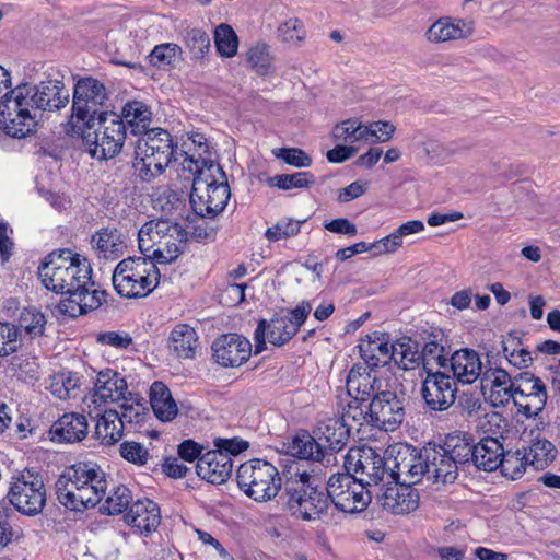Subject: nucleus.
Listing matches in <instances>:
<instances>
[{"label": "nucleus", "mask_w": 560, "mask_h": 560, "mask_svg": "<svg viewBox=\"0 0 560 560\" xmlns=\"http://www.w3.org/2000/svg\"><path fill=\"white\" fill-rule=\"evenodd\" d=\"M89 416L96 420L95 435L102 444L113 445L118 442L124 433V425L119 419V412L114 409L97 410L88 408Z\"/></svg>", "instance_id": "nucleus-29"}, {"label": "nucleus", "mask_w": 560, "mask_h": 560, "mask_svg": "<svg viewBox=\"0 0 560 560\" xmlns=\"http://www.w3.org/2000/svg\"><path fill=\"white\" fill-rule=\"evenodd\" d=\"M120 455L135 465L143 466L149 458L148 450L135 441H125L119 447Z\"/></svg>", "instance_id": "nucleus-64"}, {"label": "nucleus", "mask_w": 560, "mask_h": 560, "mask_svg": "<svg viewBox=\"0 0 560 560\" xmlns=\"http://www.w3.org/2000/svg\"><path fill=\"white\" fill-rule=\"evenodd\" d=\"M133 168L138 176L150 183L177 160V155L186 154L174 144L171 133L162 128H152L151 131L138 138L135 145Z\"/></svg>", "instance_id": "nucleus-6"}, {"label": "nucleus", "mask_w": 560, "mask_h": 560, "mask_svg": "<svg viewBox=\"0 0 560 560\" xmlns=\"http://www.w3.org/2000/svg\"><path fill=\"white\" fill-rule=\"evenodd\" d=\"M456 382L443 372L429 373L422 383L425 405L434 411L447 410L456 398Z\"/></svg>", "instance_id": "nucleus-17"}, {"label": "nucleus", "mask_w": 560, "mask_h": 560, "mask_svg": "<svg viewBox=\"0 0 560 560\" xmlns=\"http://www.w3.org/2000/svg\"><path fill=\"white\" fill-rule=\"evenodd\" d=\"M370 422L384 431L396 430L405 419V397L395 390L382 389L369 401Z\"/></svg>", "instance_id": "nucleus-16"}, {"label": "nucleus", "mask_w": 560, "mask_h": 560, "mask_svg": "<svg viewBox=\"0 0 560 560\" xmlns=\"http://www.w3.org/2000/svg\"><path fill=\"white\" fill-rule=\"evenodd\" d=\"M557 454L555 445L545 439H537L526 448V456L529 457L530 465L536 469H544L551 463Z\"/></svg>", "instance_id": "nucleus-47"}, {"label": "nucleus", "mask_w": 560, "mask_h": 560, "mask_svg": "<svg viewBox=\"0 0 560 560\" xmlns=\"http://www.w3.org/2000/svg\"><path fill=\"white\" fill-rule=\"evenodd\" d=\"M150 404L156 418L163 422L172 421L178 413L168 387L162 382H154L151 385Z\"/></svg>", "instance_id": "nucleus-38"}, {"label": "nucleus", "mask_w": 560, "mask_h": 560, "mask_svg": "<svg viewBox=\"0 0 560 560\" xmlns=\"http://www.w3.org/2000/svg\"><path fill=\"white\" fill-rule=\"evenodd\" d=\"M444 351L445 347L442 343L441 331L433 332L430 340L424 343L420 351L421 361L429 363V361H436L440 365H444Z\"/></svg>", "instance_id": "nucleus-61"}, {"label": "nucleus", "mask_w": 560, "mask_h": 560, "mask_svg": "<svg viewBox=\"0 0 560 560\" xmlns=\"http://www.w3.org/2000/svg\"><path fill=\"white\" fill-rule=\"evenodd\" d=\"M283 482L289 513L303 521L318 520L329 506V495L318 489V479L307 471L288 470Z\"/></svg>", "instance_id": "nucleus-5"}, {"label": "nucleus", "mask_w": 560, "mask_h": 560, "mask_svg": "<svg viewBox=\"0 0 560 560\" xmlns=\"http://www.w3.org/2000/svg\"><path fill=\"white\" fill-rule=\"evenodd\" d=\"M106 292L97 290L95 282L90 278V283H84V288H80L71 298H66L59 304V308L63 313L71 316L82 315L90 311L98 308L105 301Z\"/></svg>", "instance_id": "nucleus-25"}, {"label": "nucleus", "mask_w": 560, "mask_h": 560, "mask_svg": "<svg viewBox=\"0 0 560 560\" xmlns=\"http://www.w3.org/2000/svg\"><path fill=\"white\" fill-rule=\"evenodd\" d=\"M93 249L98 258L117 259L126 248L125 238L116 228H103L92 236Z\"/></svg>", "instance_id": "nucleus-32"}, {"label": "nucleus", "mask_w": 560, "mask_h": 560, "mask_svg": "<svg viewBox=\"0 0 560 560\" xmlns=\"http://www.w3.org/2000/svg\"><path fill=\"white\" fill-rule=\"evenodd\" d=\"M132 501L129 488L124 485L115 487L106 498L102 510L108 515L120 514L130 508Z\"/></svg>", "instance_id": "nucleus-51"}, {"label": "nucleus", "mask_w": 560, "mask_h": 560, "mask_svg": "<svg viewBox=\"0 0 560 560\" xmlns=\"http://www.w3.org/2000/svg\"><path fill=\"white\" fill-rule=\"evenodd\" d=\"M329 503L346 513L364 511L372 500L373 492L350 474L332 475L326 488Z\"/></svg>", "instance_id": "nucleus-14"}, {"label": "nucleus", "mask_w": 560, "mask_h": 560, "mask_svg": "<svg viewBox=\"0 0 560 560\" xmlns=\"http://www.w3.org/2000/svg\"><path fill=\"white\" fill-rule=\"evenodd\" d=\"M420 346L410 337H401L392 343V360L402 370H413L421 362Z\"/></svg>", "instance_id": "nucleus-42"}, {"label": "nucleus", "mask_w": 560, "mask_h": 560, "mask_svg": "<svg viewBox=\"0 0 560 560\" xmlns=\"http://www.w3.org/2000/svg\"><path fill=\"white\" fill-rule=\"evenodd\" d=\"M453 378L462 384H472L482 376V363L478 352L464 348L455 351L451 359Z\"/></svg>", "instance_id": "nucleus-27"}, {"label": "nucleus", "mask_w": 560, "mask_h": 560, "mask_svg": "<svg viewBox=\"0 0 560 560\" xmlns=\"http://www.w3.org/2000/svg\"><path fill=\"white\" fill-rule=\"evenodd\" d=\"M272 153L276 158L283 160L287 164L295 167H308L312 159L305 151L299 148H279L273 149Z\"/></svg>", "instance_id": "nucleus-63"}, {"label": "nucleus", "mask_w": 560, "mask_h": 560, "mask_svg": "<svg viewBox=\"0 0 560 560\" xmlns=\"http://www.w3.org/2000/svg\"><path fill=\"white\" fill-rule=\"evenodd\" d=\"M55 487L62 505L83 511L101 502L107 489L106 474L95 463L80 462L66 468Z\"/></svg>", "instance_id": "nucleus-2"}, {"label": "nucleus", "mask_w": 560, "mask_h": 560, "mask_svg": "<svg viewBox=\"0 0 560 560\" xmlns=\"http://www.w3.org/2000/svg\"><path fill=\"white\" fill-rule=\"evenodd\" d=\"M502 464L500 469L503 476L516 480L521 478L527 465H530L529 457L526 456V448L516 450L515 452L504 451V455L501 456Z\"/></svg>", "instance_id": "nucleus-46"}, {"label": "nucleus", "mask_w": 560, "mask_h": 560, "mask_svg": "<svg viewBox=\"0 0 560 560\" xmlns=\"http://www.w3.org/2000/svg\"><path fill=\"white\" fill-rule=\"evenodd\" d=\"M311 311V303L302 301L293 310L276 314L269 322L260 319L254 332L255 354L266 349V336L269 342L277 347L289 342L305 323Z\"/></svg>", "instance_id": "nucleus-9"}, {"label": "nucleus", "mask_w": 560, "mask_h": 560, "mask_svg": "<svg viewBox=\"0 0 560 560\" xmlns=\"http://www.w3.org/2000/svg\"><path fill=\"white\" fill-rule=\"evenodd\" d=\"M38 276L48 290L71 298L80 288H84V283H90L92 268L86 258L61 248L45 258L38 268Z\"/></svg>", "instance_id": "nucleus-3"}, {"label": "nucleus", "mask_w": 560, "mask_h": 560, "mask_svg": "<svg viewBox=\"0 0 560 560\" xmlns=\"http://www.w3.org/2000/svg\"><path fill=\"white\" fill-rule=\"evenodd\" d=\"M120 117L130 129V132L139 138L151 131L152 110L141 101L127 102L122 107Z\"/></svg>", "instance_id": "nucleus-36"}, {"label": "nucleus", "mask_w": 560, "mask_h": 560, "mask_svg": "<svg viewBox=\"0 0 560 560\" xmlns=\"http://www.w3.org/2000/svg\"><path fill=\"white\" fill-rule=\"evenodd\" d=\"M428 465L423 456V448L417 451L415 447H401L395 457V466L390 468L388 479L405 485H416L425 476Z\"/></svg>", "instance_id": "nucleus-19"}, {"label": "nucleus", "mask_w": 560, "mask_h": 560, "mask_svg": "<svg viewBox=\"0 0 560 560\" xmlns=\"http://www.w3.org/2000/svg\"><path fill=\"white\" fill-rule=\"evenodd\" d=\"M108 98L109 93L103 82L92 77L79 79L73 88L72 115L67 129L109 113L105 109Z\"/></svg>", "instance_id": "nucleus-11"}, {"label": "nucleus", "mask_w": 560, "mask_h": 560, "mask_svg": "<svg viewBox=\"0 0 560 560\" xmlns=\"http://www.w3.org/2000/svg\"><path fill=\"white\" fill-rule=\"evenodd\" d=\"M377 503L393 514H406L415 511L419 504V494L409 485L387 480V487L375 494Z\"/></svg>", "instance_id": "nucleus-21"}, {"label": "nucleus", "mask_w": 560, "mask_h": 560, "mask_svg": "<svg viewBox=\"0 0 560 560\" xmlns=\"http://www.w3.org/2000/svg\"><path fill=\"white\" fill-rule=\"evenodd\" d=\"M20 327L32 338L42 336L45 330L46 317L36 308H25L19 318Z\"/></svg>", "instance_id": "nucleus-54"}, {"label": "nucleus", "mask_w": 560, "mask_h": 560, "mask_svg": "<svg viewBox=\"0 0 560 560\" xmlns=\"http://www.w3.org/2000/svg\"><path fill=\"white\" fill-rule=\"evenodd\" d=\"M504 455V447L495 438H483L475 444L472 452V464L486 471H492L502 464L501 456Z\"/></svg>", "instance_id": "nucleus-35"}, {"label": "nucleus", "mask_w": 560, "mask_h": 560, "mask_svg": "<svg viewBox=\"0 0 560 560\" xmlns=\"http://www.w3.org/2000/svg\"><path fill=\"white\" fill-rule=\"evenodd\" d=\"M244 56L248 68L258 75H270L276 71L271 47L265 42L253 43Z\"/></svg>", "instance_id": "nucleus-39"}, {"label": "nucleus", "mask_w": 560, "mask_h": 560, "mask_svg": "<svg viewBox=\"0 0 560 560\" xmlns=\"http://www.w3.org/2000/svg\"><path fill=\"white\" fill-rule=\"evenodd\" d=\"M359 351L364 364L370 368L386 365L392 360V345L385 340L384 335L378 332L362 339Z\"/></svg>", "instance_id": "nucleus-33"}, {"label": "nucleus", "mask_w": 560, "mask_h": 560, "mask_svg": "<svg viewBox=\"0 0 560 560\" xmlns=\"http://www.w3.org/2000/svg\"><path fill=\"white\" fill-rule=\"evenodd\" d=\"M472 24L463 20L440 19L427 32L428 40L443 43L463 39L471 35Z\"/></svg>", "instance_id": "nucleus-34"}, {"label": "nucleus", "mask_w": 560, "mask_h": 560, "mask_svg": "<svg viewBox=\"0 0 560 560\" xmlns=\"http://www.w3.org/2000/svg\"><path fill=\"white\" fill-rule=\"evenodd\" d=\"M185 44L191 58L201 59L210 48V38L205 31L191 28L186 32Z\"/></svg>", "instance_id": "nucleus-57"}, {"label": "nucleus", "mask_w": 560, "mask_h": 560, "mask_svg": "<svg viewBox=\"0 0 560 560\" xmlns=\"http://www.w3.org/2000/svg\"><path fill=\"white\" fill-rule=\"evenodd\" d=\"M128 393L126 380L118 372L106 369L97 373L93 393L84 399V404L88 408L97 410L103 404L126 398Z\"/></svg>", "instance_id": "nucleus-18"}, {"label": "nucleus", "mask_w": 560, "mask_h": 560, "mask_svg": "<svg viewBox=\"0 0 560 560\" xmlns=\"http://www.w3.org/2000/svg\"><path fill=\"white\" fill-rule=\"evenodd\" d=\"M188 233L178 223L168 221V229L164 233L160 249H153L148 258L160 264L174 261L185 249Z\"/></svg>", "instance_id": "nucleus-26"}, {"label": "nucleus", "mask_w": 560, "mask_h": 560, "mask_svg": "<svg viewBox=\"0 0 560 560\" xmlns=\"http://www.w3.org/2000/svg\"><path fill=\"white\" fill-rule=\"evenodd\" d=\"M8 499L16 511L24 515L35 516L40 514L47 501V490L43 476L27 468L13 475Z\"/></svg>", "instance_id": "nucleus-12"}, {"label": "nucleus", "mask_w": 560, "mask_h": 560, "mask_svg": "<svg viewBox=\"0 0 560 560\" xmlns=\"http://www.w3.org/2000/svg\"><path fill=\"white\" fill-rule=\"evenodd\" d=\"M317 441L324 444V454L328 451L338 452L347 444L350 429L340 419L329 418L318 423L314 431Z\"/></svg>", "instance_id": "nucleus-31"}, {"label": "nucleus", "mask_w": 560, "mask_h": 560, "mask_svg": "<svg viewBox=\"0 0 560 560\" xmlns=\"http://www.w3.org/2000/svg\"><path fill=\"white\" fill-rule=\"evenodd\" d=\"M20 330L9 323H0V357H8L18 351L21 346Z\"/></svg>", "instance_id": "nucleus-59"}, {"label": "nucleus", "mask_w": 560, "mask_h": 560, "mask_svg": "<svg viewBox=\"0 0 560 560\" xmlns=\"http://www.w3.org/2000/svg\"><path fill=\"white\" fill-rule=\"evenodd\" d=\"M512 401L518 412L527 418L535 417L546 406L547 389L544 382L529 372H521L513 377Z\"/></svg>", "instance_id": "nucleus-15"}, {"label": "nucleus", "mask_w": 560, "mask_h": 560, "mask_svg": "<svg viewBox=\"0 0 560 560\" xmlns=\"http://www.w3.org/2000/svg\"><path fill=\"white\" fill-rule=\"evenodd\" d=\"M481 390L488 396L494 407H503L510 402L513 396V378L501 368H488L483 371L481 380Z\"/></svg>", "instance_id": "nucleus-22"}, {"label": "nucleus", "mask_w": 560, "mask_h": 560, "mask_svg": "<svg viewBox=\"0 0 560 560\" xmlns=\"http://www.w3.org/2000/svg\"><path fill=\"white\" fill-rule=\"evenodd\" d=\"M70 136L81 137L90 155L96 160H108L118 155L127 136V127L116 113H103L84 125L67 129Z\"/></svg>", "instance_id": "nucleus-4"}, {"label": "nucleus", "mask_w": 560, "mask_h": 560, "mask_svg": "<svg viewBox=\"0 0 560 560\" xmlns=\"http://www.w3.org/2000/svg\"><path fill=\"white\" fill-rule=\"evenodd\" d=\"M211 349L215 362L224 368L241 366L252 353L249 340L238 334L221 335L213 341Z\"/></svg>", "instance_id": "nucleus-20"}, {"label": "nucleus", "mask_w": 560, "mask_h": 560, "mask_svg": "<svg viewBox=\"0 0 560 560\" xmlns=\"http://www.w3.org/2000/svg\"><path fill=\"white\" fill-rule=\"evenodd\" d=\"M423 456L425 457V464L428 469L425 470V477L428 480L433 475V469L442 467L444 463H447L451 458L441 444H428L423 447Z\"/></svg>", "instance_id": "nucleus-62"}, {"label": "nucleus", "mask_w": 560, "mask_h": 560, "mask_svg": "<svg viewBox=\"0 0 560 560\" xmlns=\"http://www.w3.org/2000/svg\"><path fill=\"white\" fill-rule=\"evenodd\" d=\"M231 192L225 174L219 164H210L195 176L190 192V203L196 214L214 218L221 213Z\"/></svg>", "instance_id": "nucleus-7"}, {"label": "nucleus", "mask_w": 560, "mask_h": 560, "mask_svg": "<svg viewBox=\"0 0 560 560\" xmlns=\"http://www.w3.org/2000/svg\"><path fill=\"white\" fill-rule=\"evenodd\" d=\"M124 402L120 405L121 412H119V419L125 427L127 423H139L144 421L147 415V407L142 399L133 396L131 393L126 395V398H121Z\"/></svg>", "instance_id": "nucleus-50"}, {"label": "nucleus", "mask_w": 560, "mask_h": 560, "mask_svg": "<svg viewBox=\"0 0 560 560\" xmlns=\"http://www.w3.org/2000/svg\"><path fill=\"white\" fill-rule=\"evenodd\" d=\"M331 138L335 142L342 144L365 141V125L358 119L343 120L332 128Z\"/></svg>", "instance_id": "nucleus-45"}, {"label": "nucleus", "mask_w": 560, "mask_h": 560, "mask_svg": "<svg viewBox=\"0 0 560 560\" xmlns=\"http://www.w3.org/2000/svg\"><path fill=\"white\" fill-rule=\"evenodd\" d=\"M370 400H364L362 398H353L350 397L347 406L343 408L341 415V421L347 424L350 429H357L358 431L364 424L371 425L370 422Z\"/></svg>", "instance_id": "nucleus-44"}, {"label": "nucleus", "mask_w": 560, "mask_h": 560, "mask_svg": "<svg viewBox=\"0 0 560 560\" xmlns=\"http://www.w3.org/2000/svg\"><path fill=\"white\" fill-rule=\"evenodd\" d=\"M214 44L222 57L231 58L237 54L238 37L228 24H220L214 32Z\"/></svg>", "instance_id": "nucleus-49"}, {"label": "nucleus", "mask_w": 560, "mask_h": 560, "mask_svg": "<svg viewBox=\"0 0 560 560\" xmlns=\"http://www.w3.org/2000/svg\"><path fill=\"white\" fill-rule=\"evenodd\" d=\"M168 229V220L149 221L138 232V245L142 254L151 255L153 249H160L165 231Z\"/></svg>", "instance_id": "nucleus-43"}, {"label": "nucleus", "mask_w": 560, "mask_h": 560, "mask_svg": "<svg viewBox=\"0 0 560 560\" xmlns=\"http://www.w3.org/2000/svg\"><path fill=\"white\" fill-rule=\"evenodd\" d=\"M125 521L141 534H149L160 525V508L152 500H138L130 505L125 515Z\"/></svg>", "instance_id": "nucleus-30"}, {"label": "nucleus", "mask_w": 560, "mask_h": 560, "mask_svg": "<svg viewBox=\"0 0 560 560\" xmlns=\"http://www.w3.org/2000/svg\"><path fill=\"white\" fill-rule=\"evenodd\" d=\"M236 481L245 495L256 502L276 498L282 486L278 469L271 463L258 458L240 465Z\"/></svg>", "instance_id": "nucleus-10"}, {"label": "nucleus", "mask_w": 560, "mask_h": 560, "mask_svg": "<svg viewBox=\"0 0 560 560\" xmlns=\"http://www.w3.org/2000/svg\"><path fill=\"white\" fill-rule=\"evenodd\" d=\"M396 127L389 121H373L365 125V142L383 143L393 138Z\"/></svg>", "instance_id": "nucleus-60"}, {"label": "nucleus", "mask_w": 560, "mask_h": 560, "mask_svg": "<svg viewBox=\"0 0 560 560\" xmlns=\"http://www.w3.org/2000/svg\"><path fill=\"white\" fill-rule=\"evenodd\" d=\"M278 37L284 44L299 47L306 38L304 24L299 19H289L277 30Z\"/></svg>", "instance_id": "nucleus-52"}, {"label": "nucleus", "mask_w": 560, "mask_h": 560, "mask_svg": "<svg viewBox=\"0 0 560 560\" xmlns=\"http://www.w3.org/2000/svg\"><path fill=\"white\" fill-rule=\"evenodd\" d=\"M233 468L232 458L221 451H208L196 465L197 475L213 485H221L230 477Z\"/></svg>", "instance_id": "nucleus-23"}, {"label": "nucleus", "mask_w": 560, "mask_h": 560, "mask_svg": "<svg viewBox=\"0 0 560 560\" xmlns=\"http://www.w3.org/2000/svg\"><path fill=\"white\" fill-rule=\"evenodd\" d=\"M182 54V48L177 44L166 43L158 45L150 54V62L154 67L162 68L173 65Z\"/></svg>", "instance_id": "nucleus-58"}, {"label": "nucleus", "mask_w": 560, "mask_h": 560, "mask_svg": "<svg viewBox=\"0 0 560 560\" xmlns=\"http://www.w3.org/2000/svg\"><path fill=\"white\" fill-rule=\"evenodd\" d=\"M69 100V90L59 79H48L38 84H19L13 88L11 102L14 116L4 122L5 133L24 138L35 129L44 112L60 110Z\"/></svg>", "instance_id": "nucleus-1"}, {"label": "nucleus", "mask_w": 560, "mask_h": 560, "mask_svg": "<svg viewBox=\"0 0 560 560\" xmlns=\"http://www.w3.org/2000/svg\"><path fill=\"white\" fill-rule=\"evenodd\" d=\"M288 452L300 459L319 462L324 458V444L307 432H302L288 443Z\"/></svg>", "instance_id": "nucleus-41"}, {"label": "nucleus", "mask_w": 560, "mask_h": 560, "mask_svg": "<svg viewBox=\"0 0 560 560\" xmlns=\"http://www.w3.org/2000/svg\"><path fill=\"white\" fill-rule=\"evenodd\" d=\"M374 368L354 364L347 377V392L350 397L371 400L382 390V383L373 373Z\"/></svg>", "instance_id": "nucleus-24"}, {"label": "nucleus", "mask_w": 560, "mask_h": 560, "mask_svg": "<svg viewBox=\"0 0 560 560\" xmlns=\"http://www.w3.org/2000/svg\"><path fill=\"white\" fill-rule=\"evenodd\" d=\"M415 145L418 150L421 151V153L429 160H444L452 155L454 153V150L448 148L446 144L442 143L441 141L428 138V137H421L419 138Z\"/></svg>", "instance_id": "nucleus-55"}, {"label": "nucleus", "mask_w": 560, "mask_h": 560, "mask_svg": "<svg viewBox=\"0 0 560 560\" xmlns=\"http://www.w3.org/2000/svg\"><path fill=\"white\" fill-rule=\"evenodd\" d=\"M303 223L304 221L293 219L279 220L276 224L267 229L265 236L270 242L287 240L298 235Z\"/></svg>", "instance_id": "nucleus-56"}, {"label": "nucleus", "mask_w": 560, "mask_h": 560, "mask_svg": "<svg viewBox=\"0 0 560 560\" xmlns=\"http://www.w3.org/2000/svg\"><path fill=\"white\" fill-rule=\"evenodd\" d=\"M269 183L279 189L289 190L292 188H308L315 183V178L308 172H298L294 174L276 175L269 178Z\"/></svg>", "instance_id": "nucleus-53"}, {"label": "nucleus", "mask_w": 560, "mask_h": 560, "mask_svg": "<svg viewBox=\"0 0 560 560\" xmlns=\"http://www.w3.org/2000/svg\"><path fill=\"white\" fill-rule=\"evenodd\" d=\"M160 271L145 257H128L118 262L113 271L116 292L127 299L144 298L159 284Z\"/></svg>", "instance_id": "nucleus-8"}, {"label": "nucleus", "mask_w": 560, "mask_h": 560, "mask_svg": "<svg viewBox=\"0 0 560 560\" xmlns=\"http://www.w3.org/2000/svg\"><path fill=\"white\" fill-rule=\"evenodd\" d=\"M89 432L86 418L81 413H65L50 428L54 442L75 443L82 441Z\"/></svg>", "instance_id": "nucleus-28"}, {"label": "nucleus", "mask_w": 560, "mask_h": 560, "mask_svg": "<svg viewBox=\"0 0 560 560\" xmlns=\"http://www.w3.org/2000/svg\"><path fill=\"white\" fill-rule=\"evenodd\" d=\"M441 445L450 458L458 466L470 462L472 463L475 444L468 434L462 432L450 433Z\"/></svg>", "instance_id": "nucleus-40"}, {"label": "nucleus", "mask_w": 560, "mask_h": 560, "mask_svg": "<svg viewBox=\"0 0 560 560\" xmlns=\"http://www.w3.org/2000/svg\"><path fill=\"white\" fill-rule=\"evenodd\" d=\"M521 345V339L510 336L502 341V351L508 361L518 369L528 368L534 359L532 352L525 348H517Z\"/></svg>", "instance_id": "nucleus-48"}, {"label": "nucleus", "mask_w": 560, "mask_h": 560, "mask_svg": "<svg viewBox=\"0 0 560 560\" xmlns=\"http://www.w3.org/2000/svg\"><path fill=\"white\" fill-rule=\"evenodd\" d=\"M343 466L351 477L366 488L378 486L385 478L388 480L390 472L385 458L369 446L349 450Z\"/></svg>", "instance_id": "nucleus-13"}, {"label": "nucleus", "mask_w": 560, "mask_h": 560, "mask_svg": "<svg viewBox=\"0 0 560 560\" xmlns=\"http://www.w3.org/2000/svg\"><path fill=\"white\" fill-rule=\"evenodd\" d=\"M198 343L196 330L187 324H177L168 337V349L179 359L195 358Z\"/></svg>", "instance_id": "nucleus-37"}]
</instances>
